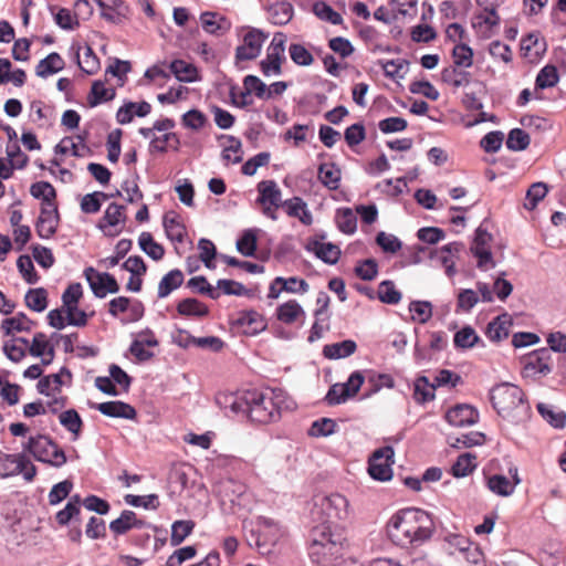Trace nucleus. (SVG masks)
Here are the masks:
<instances>
[{
  "mask_svg": "<svg viewBox=\"0 0 566 566\" xmlns=\"http://www.w3.org/2000/svg\"><path fill=\"white\" fill-rule=\"evenodd\" d=\"M319 506L327 521L311 531L310 557L321 566H331L350 546L346 530L335 523L348 517L349 502L343 494L332 493L321 500Z\"/></svg>",
  "mask_w": 566,
  "mask_h": 566,
  "instance_id": "f257e3e1",
  "label": "nucleus"
},
{
  "mask_svg": "<svg viewBox=\"0 0 566 566\" xmlns=\"http://www.w3.org/2000/svg\"><path fill=\"white\" fill-rule=\"evenodd\" d=\"M436 530L432 516L420 509L407 507L391 516L387 533L391 541L402 547H418L431 538Z\"/></svg>",
  "mask_w": 566,
  "mask_h": 566,
  "instance_id": "f03ea898",
  "label": "nucleus"
},
{
  "mask_svg": "<svg viewBox=\"0 0 566 566\" xmlns=\"http://www.w3.org/2000/svg\"><path fill=\"white\" fill-rule=\"evenodd\" d=\"M295 402L282 389L268 392H250L244 398H233L231 409L234 412H247L251 421L269 423L276 421L283 410H292Z\"/></svg>",
  "mask_w": 566,
  "mask_h": 566,
  "instance_id": "7ed1b4c3",
  "label": "nucleus"
},
{
  "mask_svg": "<svg viewBox=\"0 0 566 566\" xmlns=\"http://www.w3.org/2000/svg\"><path fill=\"white\" fill-rule=\"evenodd\" d=\"M490 400L503 418L527 416L530 405L523 390L511 382L495 385L490 391Z\"/></svg>",
  "mask_w": 566,
  "mask_h": 566,
  "instance_id": "20e7f679",
  "label": "nucleus"
},
{
  "mask_svg": "<svg viewBox=\"0 0 566 566\" xmlns=\"http://www.w3.org/2000/svg\"><path fill=\"white\" fill-rule=\"evenodd\" d=\"M36 461L60 468L67 461L64 451L49 436L38 434L30 437L23 448Z\"/></svg>",
  "mask_w": 566,
  "mask_h": 566,
  "instance_id": "39448f33",
  "label": "nucleus"
},
{
  "mask_svg": "<svg viewBox=\"0 0 566 566\" xmlns=\"http://www.w3.org/2000/svg\"><path fill=\"white\" fill-rule=\"evenodd\" d=\"M523 365L522 375L524 378L536 379L548 375L553 370V357L548 348L534 350L521 360Z\"/></svg>",
  "mask_w": 566,
  "mask_h": 566,
  "instance_id": "423d86ee",
  "label": "nucleus"
},
{
  "mask_svg": "<svg viewBox=\"0 0 566 566\" xmlns=\"http://www.w3.org/2000/svg\"><path fill=\"white\" fill-rule=\"evenodd\" d=\"M394 449L381 447L373 452L368 460V473L374 480L389 481L392 478Z\"/></svg>",
  "mask_w": 566,
  "mask_h": 566,
  "instance_id": "0eeeda50",
  "label": "nucleus"
},
{
  "mask_svg": "<svg viewBox=\"0 0 566 566\" xmlns=\"http://www.w3.org/2000/svg\"><path fill=\"white\" fill-rule=\"evenodd\" d=\"M84 275L93 294L98 298H104L108 293L115 294L119 291L118 282L107 272H98L94 268H87Z\"/></svg>",
  "mask_w": 566,
  "mask_h": 566,
  "instance_id": "6e6552de",
  "label": "nucleus"
},
{
  "mask_svg": "<svg viewBox=\"0 0 566 566\" xmlns=\"http://www.w3.org/2000/svg\"><path fill=\"white\" fill-rule=\"evenodd\" d=\"M144 305L138 300H130L126 296H118L109 301L108 313L113 317H118L119 314H126L123 318L125 323H134L144 316Z\"/></svg>",
  "mask_w": 566,
  "mask_h": 566,
  "instance_id": "1a4fd4ad",
  "label": "nucleus"
},
{
  "mask_svg": "<svg viewBox=\"0 0 566 566\" xmlns=\"http://www.w3.org/2000/svg\"><path fill=\"white\" fill-rule=\"evenodd\" d=\"M284 44V35L282 33L275 34L268 49L266 57L262 60L260 63L261 71L265 76H269L271 74H281V63L285 60Z\"/></svg>",
  "mask_w": 566,
  "mask_h": 566,
  "instance_id": "9d476101",
  "label": "nucleus"
},
{
  "mask_svg": "<svg viewBox=\"0 0 566 566\" xmlns=\"http://www.w3.org/2000/svg\"><path fill=\"white\" fill-rule=\"evenodd\" d=\"M266 39V35L258 30L250 29L243 36V42L235 50V60L251 61L260 55L262 45Z\"/></svg>",
  "mask_w": 566,
  "mask_h": 566,
  "instance_id": "9b49d317",
  "label": "nucleus"
},
{
  "mask_svg": "<svg viewBox=\"0 0 566 566\" xmlns=\"http://www.w3.org/2000/svg\"><path fill=\"white\" fill-rule=\"evenodd\" d=\"M491 234L482 229L478 228L475 237L471 247L473 255L478 259V266L486 269L488 264L494 265L492 262V253L490 251Z\"/></svg>",
  "mask_w": 566,
  "mask_h": 566,
  "instance_id": "f8f14e48",
  "label": "nucleus"
},
{
  "mask_svg": "<svg viewBox=\"0 0 566 566\" xmlns=\"http://www.w3.org/2000/svg\"><path fill=\"white\" fill-rule=\"evenodd\" d=\"M479 413L470 405H457L450 408L444 416L446 421L453 427H465L478 421Z\"/></svg>",
  "mask_w": 566,
  "mask_h": 566,
  "instance_id": "ddd939ff",
  "label": "nucleus"
},
{
  "mask_svg": "<svg viewBox=\"0 0 566 566\" xmlns=\"http://www.w3.org/2000/svg\"><path fill=\"white\" fill-rule=\"evenodd\" d=\"M440 78L443 84L449 86L452 92L465 88L472 81V74L467 69L458 66H447L442 69Z\"/></svg>",
  "mask_w": 566,
  "mask_h": 566,
  "instance_id": "4468645a",
  "label": "nucleus"
},
{
  "mask_svg": "<svg viewBox=\"0 0 566 566\" xmlns=\"http://www.w3.org/2000/svg\"><path fill=\"white\" fill-rule=\"evenodd\" d=\"M149 524L130 510H124L119 517L109 523V530L116 535H124L133 528L148 527Z\"/></svg>",
  "mask_w": 566,
  "mask_h": 566,
  "instance_id": "2eb2a0df",
  "label": "nucleus"
},
{
  "mask_svg": "<svg viewBox=\"0 0 566 566\" xmlns=\"http://www.w3.org/2000/svg\"><path fill=\"white\" fill-rule=\"evenodd\" d=\"M91 407L95 408L104 416L112 418H123L133 420L137 416V412L133 406L119 400L94 403L91 405Z\"/></svg>",
  "mask_w": 566,
  "mask_h": 566,
  "instance_id": "dca6fc26",
  "label": "nucleus"
},
{
  "mask_svg": "<svg viewBox=\"0 0 566 566\" xmlns=\"http://www.w3.org/2000/svg\"><path fill=\"white\" fill-rule=\"evenodd\" d=\"M59 212L57 206L55 207H41L40 216L36 222V233L43 238L49 239L52 237L57 228Z\"/></svg>",
  "mask_w": 566,
  "mask_h": 566,
  "instance_id": "f3484780",
  "label": "nucleus"
},
{
  "mask_svg": "<svg viewBox=\"0 0 566 566\" xmlns=\"http://www.w3.org/2000/svg\"><path fill=\"white\" fill-rule=\"evenodd\" d=\"M275 316L281 323L285 325H293L297 322L303 324L306 314L296 300H289L276 307Z\"/></svg>",
  "mask_w": 566,
  "mask_h": 566,
  "instance_id": "a211bd4d",
  "label": "nucleus"
},
{
  "mask_svg": "<svg viewBox=\"0 0 566 566\" xmlns=\"http://www.w3.org/2000/svg\"><path fill=\"white\" fill-rule=\"evenodd\" d=\"M501 18L497 11H482L474 14L472 27L482 38L489 39L494 33V29L500 25Z\"/></svg>",
  "mask_w": 566,
  "mask_h": 566,
  "instance_id": "6ab92c4d",
  "label": "nucleus"
},
{
  "mask_svg": "<svg viewBox=\"0 0 566 566\" xmlns=\"http://www.w3.org/2000/svg\"><path fill=\"white\" fill-rule=\"evenodd\" d=\"M235 324L242 327L243 332L248 335H255L266 327L262 314L254 310L239 312Z\"/></svg>",
  "mask_w": 566,
  "mask_h": 566,
  "instance_id": "aec40b11",
  "label": "nucleus"
},
{
  "mask_svg": "<svg viewBox=\"0 0 566 566\" xmlns=\"http://www.w3.org/2000/svg\"><path fill=\"white\" fill-rule=\"evenodd\" d=\"M151 112V105L146 102H127L118 108L116 113V120L120 125L129 124L134 116L145 117Z\"/></svg>",
  "mask_w": 566,
  "mask_h": 566,
  "instance_id": "412c9836",
  "label": "nucleus"
},
{
  "mask_svg": "<svg viewBox=\"0 0 566 566\" xmlns=\"http://www.w3.org/2000/svg\"><path fill=\"white\" fill-rule=\"evenodd\" d=\"M259 198L258 202L266 206L279 208L282 206V192L274 180H263L258 184Z\"/></svg>",
  "mask_w": 566,
  "mask_h": 566,
  "instance_id": "4be33fe9",
  "label": "nucleus"
},
{
  "mask_svg": "<svg viewBox=\"0 0 566 566\" xmlns=\"http://www.w3.org/2000/svg\"><path fill=\"white\" fill-rule=\"evenodd\" d=\"M29 354L33 357H42V363L49 365L54 358V348L46 335L42 332L35 333L29 346Z\"/></svg>",
  "mask_w": 566,
  "mask_h": 566,
  "instance_id": "5701e85b",
  "label": "nucleus"
},
{
  "mask_svg": "<svg viewBox=\"0 0 566 566\" xmlns=\"http://www.w3.org/2000/svg\"><path fill=\"white\" fill-rule=\"evenodd\" d=\"M98 4L102 8V17L113 23H123L132 13L128 4L123 0H112L111 4L98 1Z\"/></svg>",
  "mask_w": 566,
  "mask_h": 566,
  "instance_id": "b1692460",
  "label": "nucleus"
},
{
  "mask_svg": "<svg viewBox=\"0 0 566 566\" xmlns=\"http://www.w3.org/2000/svg\"><path fill=\"white\" fill-rule=\"evenodd\" d=\"M163 224L166 235L171 242L182 243L185 241L187 230L176 212H167L164 216Z\"/></svg>",
  "mask_w": 566,
  "mask_h": 566,
  "instance_id": "393cba45",
  "label": "nucleus"
},
{
  "mask_svg": "<svg viewBox=\"0 0 566 566\" xmlns=\"http://www.w3.org/2000/svg\"><path fill=\"white\" fill-rule=\"evenodd\" d=\"M512 325V317L505 313L488 324L485 334L492 342H500L509 337Z\"/></svg>",
  "mask_w": 566,
  "mask_h": 566,
  "instance_id": "a878e982",
  "label": "nucleus"
},
{
  "mask_svg": "<svg viewBox=\"0 0 566 566\" xmlns=\"http://www.w3.org/2000/svg\"><path fill=\"white\" fill-rule=\"evenodd\" d=\"M282 206L290 217L297 218L303 224L311 226L313 216L307 209L306 202L301 197H293L285 200Z\"/></svg>",
  "mask_w": 566,
  "mask_h": 566,
  "instance_id": "bb28decb",
  "label": "nucleus"
},
{
  "mask_svg": "<svg viewBox=\"0 0 566 566\" xmlns=\"http://www.w3.org/2000/svg\"><path fill=\"white\" fill-rule=\"evenodd\" d=\"M308 250L327 264L337 263L342 253L338 245L322 241H313L310 243Z\"/></svg>",
  "mask_w": 566,
  "mask_h": 566,
  "instance_id": "cd10ccee",
  "label": "nucleus"
},
{
  "mask_svg": "<svg viewBox=\"0 0 566 566\" xmlns=\"http://www.w3.org/2000/svg\"><path fill=\"white\" fill-rule=\"evenodd\" d=\"M25 455L0 452V475L2 478L20 474L23 471Z\"/></svg>",
  "mask_w": 566,
  "mask_h": 566,
  "instance_id": "c85d7f7f",
  "label": "nucleus"
},
{
  "mask_svg": "<svg viewBox=\"0 0 566 566\" xmlns=\"http://www.w3.org/2000/svg\"><path fill=\"white\" fill-rule=\"evenodd\" d=\"M184 280L185 275L179 269L170 270L160 280L158 284L157 296L159 298L167 297L172 291L182 285Z\"/></svg>",
  "mask_w": 566,
  "mask_h": 566,
  "instance_id": "c756f323",
  "label": "nucleus"
},
{
  "mask_svg": "<svg viewBox=\"0 0 566 566\" xmlns=\"http://www.w3.org/2000/svg\"><path fill=\"white\" fill-rule=\"evenodd\" d=\"M116 91L114 87H107L106 83L101 80L94 81L87 96V103L91 107H95L114 99Z\"/></svg>",
  "mask_w": 566,
  "mask_h": 566,
  "instance_id": "7c9ffc66",
  "label": "nucleus"
},
{
  "mask_svg": "<svg viewBox=\"0 0 566 566\" xmlns=\"http://www.w3.org/2000/svg\"><path fill=\"white\" fill-rule=\"evenodd\" d=\"M30 193L35 199H41V207H55L56 206V190L48 181H36L31 185Z\"/></svg>",
  "mask_w": 566,
  "mask_h": 566,
  "instance_id": "2f4dec72",
  "label": "nucleus"
},
{
  "mask_svg": "<svg viewBox=\"0 0 566 566\" xmlns=\"http://www.w3.org/2000/svg\"><path fill=\"white\" fill-rule=\"evenodd\" d=\"M35 323L30 319L24 313H18L13 317L2 321L1 329L4 335H13L17 332H30Z\"/></svg>",
  "mask_w": 566,
  "mask_h": 566,
  "instance_id": "473e14b6",
  "label": "nucleus"
},
{
  "mask_svg": "<svg viewBox=\"0 0 566 566\" xmlns=\"http://www.w3.org/2000/svg\"><path fill=\"white\" fill-rule=\"evenodd\" d=\"M64 65L65 62L62 59V56L59 53L53 52L38 63V65L35 66V74L39 77L45 78L49 75H52L63 70Z\"/></svg>",
  "mask_w": 566,
  "mask_h": 566,
  "instance_id": "72a5a7b5",
  "label": "nucleus"
},
{
  "mask_svg": "<svg viewBox=\"0 0 566 566\" xmlns=\"http://www.w3.org/2000/svg\"><path fill=\"white\" fill-rule=\"evenodd\" d=\"M357 349V345L352 339H345L338 343L325 345L323 355L328 359H340L353 355Z\"/></svg>",
  "mask_w": 566,
  "mask_h": 566,
  "instance_id": "f704fd0d",
  "label": "nucleus"
},
{
  "mask_svg": "<svg viewBox=\"0 0 566 566\" xmlns=\"http://www.w3.org/2000/svg\"><path fill=\"white\" fill-rule=\"evenodd\" d=\"M268 12L272 23L283 25L292 19L293 7L285 0H276L269 7Z\"/></svg>",
  "mask_w": 566,
  "mask_h": 566,
  "instance_id": "c9c22d12",
  "label": "nucleus"
},
{
  "mask_svg": "<svg viewBox=\"0 0 566 566\" xmlns=\"http://www.w3.org/2000/svg\"><path fill=\"white\" fill-rule=\"evenodd\" d=\"M169 69L180 82L191 83L199 80L198 69L184 60L172 61Z\"/></svg>",
  "mask_w": 566,
  "mask_h": 566,
  "instance_id": "e433bc0d",
  "label": "nucleus"
},
{
  "mask_svg": "<svg viewBox=\"0 0 566 566\" xmlns=\"http://www.w3.org/2000/svg\"><path fill=\"white\" fill-rule=\"evenodd\" d=\"M177 312L181 316L205 317L209 314V308L199 300L188 297L177 304Z\"/></svg>",
  "mask_w": 566,
  "mask_h": 566,
  "instance_id": "4c0bfd02",
  "label": "nucleus"
},
{
  "mask_svg": "<svg viewBox=\"0 0 566 566\" xmlns=\"http://www.w3.org/2000/svg\"><path fill=\"white\" fill-rule=\"evenodd\" d=\"M66 374L71 378V373L66 368H62L61 373L52 374L41 378L38 382V390L40 394L50 396L54 392H61V387L63 385L62 375Z\"/></svg>",
  "mask_w": 566,
  "mask_h": 566,
  "instance_id": "58836bf2",
  "label": "nucleus"
},
{
  "mask_svg": "<svg viewBox=\"0 0 566 566\" xmlns=\"http://www.w3.org/2000/svg\"><path fill=\"white\" fill-rule=\"evenodd\" d=\"M318 179L329 190H336L339 187L340 170L335 164H321L318 167Z\"/></svg>",
  "mask_w": 566,
  "mask_h": 566,
  "instance_id": "ea45409f",
  "label": "nucleus"
},
{
  "mask_svg": "<svg viewBox=\"0 0 566 566\" xmlns=\"http://www.w3.org/2000/svg\"><path fill=\"white\" fill-rule=\"evenodd\" d=\"M139 248L154 261H160L165 255V248L154 240L149 232H142L138 238Z\"/></svg>",
  "mask_w": 566,
  "mask_h": 566,
  "instance_id": "a19ab883",
  "label": "nucleus"
},
{
  "mask_svg": "<svg viewBox=\"0 0 566 566\" xmlns=\"http://www.w3.org/2000/svg\"><path fill=\"white\" fill-rule=\"evenodd\" d=\"M81 513V497L73 495L64 509L55 514V520L60 526L67 525L72 520H75Z\"/></svg>",
  "mask_w": 566,
  "mask_h": 566,
  "instance_id": "79ce46f5",
  "label": "nucleus"
},
{
  "mask_svg": "<svg viewBox=\"0 0 566 566\" xmlns=\"http://www.w3.org/2000/svg\"><path fill=\"white\" fill-rule=\"evenodd\" d=\"M436 385L424 376L418 377L413 386V399L418 403H426L434 398Z\"/></svg>",
  "mask_w": 566,
  "mask_h": 566,
  "instance_id": "37998d69",
  "label": "nucleus"
},
{
  "mask_svg": "<svg viewBox=\"0 0 566 566\" xmlns=\"http://www.w3.org/2000/svg\"><path fill=\"white\" fill-rule=\"evenodd\" d=\"M488 489L499 496H510L514 492V484L502 474H493L486 479Z\"/></svg>",
  "mask_w": 566,
  "mask_h": 566,
  "instance_id": "c03bdc74",
  "label": "nucleus"
},
{
  "mask_svg": "<svg viewBox=\"0 0 566 566\" xmlns=\"http://www.w3.org/2000/svg\"><path fill=\"white\" fill-rule=\"evenodd\" d=\"M259 537L256 541L258 546L275 543L279 537V527L275 523L268 518L260 520L258 524Z\"/></svg>",
  "mask_w": 566,
  "mask_h": 566,
  "instance_id": "a18cd8bd",
  "label": "nucleus"
},
{
  "mask_svg": "<svg viewBox=\"0 0 566 566\" xmlns=\"http://www.w3.org/2000/svg\"><path fill=\"white\" fill-rule=\"evenodd\" d=\"M476 468V457L472 453H463L458 457L452 465L451 472L455 478H464L472 473Z\"/></svg>",
  "mask_w": 566,
  "mask_h": 566,
  "instance_id": "49530a36",
  "label": "nucleus"
},
{
  "mask_svg": "<svg viewBox=\"0 0 566 566\" xmlns=\"http://www.w3.org/2000/svg\"><path fill=\"white\" fill-rule=\"evenodd\" d=\"M473 50L469 45L457 43L452 49L453 63L451 66L469 69L473 65Z\"/></svg>",
  "mask_w": 566,
  "mask_h": 566,
  "instance_id": "de8ad7c7",
  "label": "nucleus"
},
{
  "mask_svg": "<svg viewBox=\"0 0 566 566\" xmlns=\"http://www.w3.org/2000/svg\"><path fill=\"white\" fill-rule=\"evenodd\" d=\"M196 524L191 520L175 521L171 525L170 543L174 546L181 544L188 537Z\"/></svg>",
  "mask_w": 566,
  "mask_h": 566,
  "instance_id": "09e8293b",
  "label": "nucleus"
},
{
  "mask_svg": "<svg viewBox=\"0 0 566 566\" xmlns=\"http://www.w3.org/2000/svg\"><path fill=\"white\" fill-rule=\"evenodd\" d=\"M25 305L34 312H43L48 307V292L43 287L31 289L24 296Z\"/></svg>",
  "mask_w": 566,
  "mask_h": 566,
  "instance_id": "8fccbe9b",
  "label": "nucleus"
},
{
  "mask_svg": "<svg viewBox=\"0 0 566 566\" xmlns=\"http://www.w3.org/2000/svg\"><path fill=\"white\" fill-rule=\"evenodd\" d=\"M559 81V75L556 66L545 65L537 74L535 80V90H545L554 87Z\"/></svg>",
  "mask_w": 566,
  "mask_h": 566,
  "instance_id": "3c124183",
  "label": "nucleus"
},
{
  "mask_svg": "<svg viewBox=\"0 0 566 566\" xmlns=\"http://www.w3.org/2000/svg\"><path fill=\"white\" fill-rule=\"evenodd\" d=\"M60 423L70 432L74 434V439H77L82 428L83 421L78 412L75 409H69L60 413Z\"/></svg>",
  "mask_w": 566,
  "mask_h": 566,
  "instance_id": "603ef678",
  "label": "nucleus"
},
{
  "mask_svg": "<svg viewBox=\"0 0 566 566\" xmlns=\"http://www.w3.org/2000/svg\"><path fill=\"white\" fill-rule=\"evenodd\" d=\"M52 109L42 101H33L30 105V117L39 127H45L51 119Z\"/></svg>",
  "mask_w": 566,
  "mask_h": 566,
  "instance_id": "864d4df0",
  "label": "nucleus"
},
{
  "mask_svg": "<svg viewBox=\"0 0 566 566\" xmlns=\"http://www.w3.org/2000/svg\"><path fill=\"white\" fill-rule=\"evenodd\" d=\"M313 12L318 19L335 25L342 24L344 21L338 12L322 0L314 2Z\"/></svg>",
  "mask_w": 566,
  "mask_h": 566,
  "instance_id": "5fc2aeb1",
  "label": "nucleus"
},
{
  "mask_svg": "<svg viewBox=\"0 0 566 566\" xmlns=\"http://www.w3.org/2000/svg\"><path fill=\"white\" fill-rule=\"evenodd\" d=\"M78 143H75L72 138L66 137L61 140L56 146L55 150L60 154L71 153L75 157H83L88 153V147L83 143V139L77 136Z\"/></svg>",
  "mask_w": 566,
  "mask_h": 566,
  "instance_id": "6e6d98bb",
  "label": "nucleus"
},
{
  "mask_svg": "<svg viewBox=\"0 0 566 566\" xmlns=\"http://www.w3.org/2000/svg\"><path fill=\"white\" fill-rule=\"evenodd\" d=\"M258 238L252 229L244 230L237 241L238 251L244 256H253L256 251Z\"/></svg>",
  "mask_w": 566,
  "mask_h": 566,
  "instance_id": "4d7b16f0",
  "label": "nucleus"
},
{
  "mask_svg": "<svg viewBox=\"0 0 566 566\" xmlns=\"http://www.w3.org/2000/svg\"><path fill=\"white\" fill-rule=\"evenodd\" d=\"M244 92L242 97H249L252 93L259 98H266L268 86L255 75H247L243 80Z\"/></svg>",
  "mask_w": 566,
  "mask_h": 566,
  "instance_id": "13d9d810",
  "label": "nucleus"
},
{
  "mask_svg": "<svg viewBox=\"0 0 566 566\" xmlns=\"http://www.w3.org/2000/svg\"><path fill=\"white\" fill-rule=\"evenodd\" d=\"M218 13L211 11H205L200 14V21L202 29L209 34H220L224 31L222 22H226L223 17L217 20Z\"/></svg>",
  "mask_w": 566,
  "mask_h": 566,
  "instance_id": "bf43d9fd",
  "label": "nucleus"
},
{
  "mask_svg": "<svg viewBox=\"0 0 566 566\" xmlns=\"http://www.w3.org/2000/svg\"><path fill=\"white\" fill-rule=\"evenodd\" d=\"M336 222L338 229L346 234L354 233L357 227L356 214L349 208H344L337 211Z\"/></svg>",
  "mask_w": 566,
  "mask_h": 566,
  "instance_id": "052dcab7",
  "label": "nucleus"
},
{
  "mask_svg": "<svg viewBox=\"0 0 566 566\" xmlns=\"http://www.w3.org/2000/svg\"><path fill=\"white\" fill-rule=\"evenodd\" d=\"M126 208L122 205L117 203H111L105 210V214L103 220L106 222L105 226L101 224V228L104 229L107 227H116L118 224H122L126 220L125 214Z\"/></svg>",
  "mask_w": 566,
  "mask_h": 566,
  "instance_id": "680f3d73",
  "label": "nucleus"
},
{
  "mask_svg": "<svg viewBox=\"0 0 566 566\" xmlns=\"http://www.w3.org/2000/svg\"><path fill=\"white\" fill-rule=\"evenodd\" d=\"M378 298L386 304H398L401 300V293L396 289L392 281H382L378 285Z\"/></svg>",
  "mask_w": 566,
  "mask_h": 566,
  "instance_id": "e2e57ef3",
  "label": "nucleus"
},
{
  "mask_svg": "<svg viewBox=\"0 0 566 566\" xmlns=\"http://www.w3.org/2000/svg\"><path fill=\"white\" fill-rule=\"evenodd\" d=\"M409 311L412 314V321L420 324H426L432 316V306L427 301H413L409 305Z\"/></svg>",
  "mask_w": 566,
  "mask_h": 566,
  "instance_id": "0e129e2a",
  "label": "nucleus"
},
{
  "mask_svg": "<svg viewBox=\"0 0 566 566\" xmlns=\"http://www.w3.org/2000/svg\"><path fill=\"white\" fill-rule=\"evenodd\" d=\"M108 193L95 191L85 195L81 200V209L85 213H96L101 210L102 200H107Z\"/></svg>",
  "mask_w": 566,
  "mask_h": 566,
  "instance_id": "69168bd1",
  "label": "nucleus"
},
{
  "mask_svg": "<svg viewBox=\"0 0 566 566\" xmlns=\"http://www.w3.org/2000/svg\"><path fill=\"white\" fill-rule=\"evenodd\" d=\"M336 422L331 418H321L315 420L308 429V436L311 437H328L336 431Z\"/></svg>",
  "mask_w": 566,
  "mask_h": 566,
  "instance_id": "338daca9",
  "label": "nucleus"
},
{
  "mask_svg": "<svg viewBox=\"0 0 566 566\" xmlns=\"http://www.w3.org/2000/svg\"><path fill=\"white\" fill-rule=\"evenodd\" d=\"M207 123V116L199 109H190L181 116V124L191 130H200Z\"/></svg>",
  "mask_w": 566,
  "mask_h": 566,
  "instance_id": "774afa93",
  "label": "nucleus"
}]
</instances>
